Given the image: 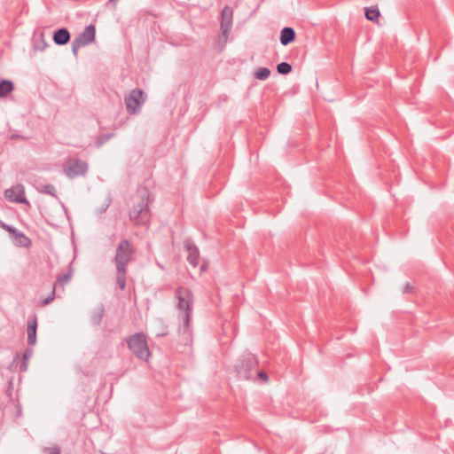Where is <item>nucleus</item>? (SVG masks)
Masks as SVG:
<instances>
[{
    "mask_svg": "<svg viewBox=\"0 0 454 454\" xmlns=\"http://www.w3.org/2000/svg\"><path fill=\"white\" fill-rule=\"evenodd\" d=\"M38 192L41 193L51 195L54 198H57V192L53 184H45L41 185L38 189Z\"/></svg>",
    "mask_w": 454,
    "mask_h": 454,
    "instance_id": "6ab92c4d",
    "label": "nucleus"
},
{
    "mask_svg": "<svg viewBox=\"0 0 454 454\" xmlns=\"http://www.w3.org/2000/svg\"><path fill=\"white\" fill-rule=\"evenodd\" d=\"M153 201V199L151 198L147 189L137 191L129 210V219L134 226L140 227L150 224L152 217L150 205Z\"/></svg>",
    "mask_w": 454,
    "mask_h": 454,
    "instance_id": "f03ea898",
    "label": "nucleus"
},
{
    "mask_svg": "<svg viewBox=\"0 0 454 454\" xmlns=\"http://www.w3.org/2000/svg\"><path fill=\"white\" fill-rule=\"evenodd\" d=\"M135 254L134 244L127 239H121L115 248L114 257L116 266V283L120 290H124L126 287L127 268L129 263L134 260Z\"/></svg>",
    "mask_w": 454,
    "mask_h": 454,
    "instance_id": "f257e3e1",
    "label": "nucleus"
},
{
    "mask_svg": "<svg viewBox=\"0 0 454 454\" xmlns=\"http://www.w3.org/2000/svg\"><path fill=\"white\" fill-rule=\"evenodd\" d=\"M295 31L293 27H286L280 32V43L287 45L295 40Z\"/></svg>",
    "mask_w": 454,
    "mask_h": 454,
    "instance_id": "2eb2a0df",
    "label": "nucleus"
},
{
    "mask_svg": "<svg viewBox=\"0 0 454 454\" xmlns=\"http://www.w3.org/2000/svg\"><path fill=\"white\" fill-rule=\"evenodd\" d=\"M70 33L67 28H59L53 35V41L57 45H65L70 41Z\"/></svg>",
    "mask_w": 454,
    "mask_h": 454,
    "instance_id": "4468645a",
    "label": "nucleus"
},
{
    "mask_svg": "<svg viewBox=\"0 0 454 454\" xmlns=\"http://www.w3.org/2000/svg\"><path fill=\"white\" fill-rule=\"evenodd\" d=\"M146 96L141 89H133L124 98V103L128 114L130 115L139 113L141 106L145 104Z\"/></svg>",
    "mask_w": 454,
    "mask_h": 454,
    "instance_id": "423d86ee",
    "label": "nucleus"
},
{
    "mask_svg": "<svg viewBox=\"0 0 454 454\" xmlns=\"http://www.w3.org/2000/svg\"><path fill=\"white\" fill-rule=\"evenodd\" d=\"M270 75V70L268 67H259L255 73L254 77L258 80H266Z\"/></svg>",
    "mask_w": 454,
    "mask_h": 454,
    "instance_id": "412c9836",
    "label": "nucleus"
},
{
    "mask_svg": "<svg viewBox=\"0 0 454 454\" xmlns=\"http://www.w3.org/2000/svg\"><path fill=\"white\" fill-rule=\"evenodd\" d=\"M129 350L139 360L148 362L151 352L148 347L147 339L144 333H136L126 338Z\"/></svg>",
    "mask_w": 454,
    "mask_h": 454,
    "instance_id": "20e7f679",
    "label": "nucleus"
},
{
    "mask_svg": "<svg viewBox=\"0 0 454 454\" xmlns=\"http://www.w3.org/2000/svg\"><path fill=\"white\" fill-rule=\"evenodd\" d=\"M96 27L94 25L87 26L84 30L72 42L73 54L77 57L81 47L86 46L95 40Z\"/></svg>",
    "mask_w": 454,
    "mask_h": 454,
    "instance_id": "0eeeda50",
    "label": "nucleus"
},
{
    "mask_svg": "<svg viewBox=\"0 0 454 454\" xmlns=\"http://www.w3.org/2000/svg\"><path fill=\"white\" fill-rule=\"evenodd\" d=\"M32 350L27 348L22 354V359L28 361V358L32 356Z\"/></svg>",
    "mask_w": 454,
    "mask_h": 454,
    "instance_id": "bb28decb",
    "label": "nucleus"
},
{
    "mask_svg": "<svg viewBox=\"0 0 454 454\" xmlns=\"http://www.w3.org/2000/svg\"><path fill=\"white\" fill-rule=\"evenodd\" d=\"M112 137H113V134H111V133L98 137L96 139V142H95L96 146L98 148L101 147Z\"/></svg>",
    "mask_w": 454,
    "mask_h": 454,
    "instance_id": "5701e85b",
    "label": "nucleus"
},
{
    "mask_svg": "<svg viewBox=\"0 0 454 454\" xmlns=\"http://www.w3.org/2000/svg\"><path fill=\"white\" fill-rule=\"evenodd\" d=\"M5 197L12 202L27 203L23 185L18 184L5 191Z\"/></svg>",
    "mask_w": 454,
    "mask_h": 454,
    "instance_id": "9b49d317",
    "label": "nucleus"
},
{
    "mask_svg": "<svg viewBox=\"0 0 454 454\" xmlns=\"http://www.w3.org/2000/svg\"><path fill=\"white\" fill-rule=\"evenodd\" d=\"M87 162L80 159H70L64 164L65 174L69 178L84 176L87 173Z\"/></svg>",
    "mask_w": 454,
    "mask_h": 454,
    "instance_id": "6e6552de",
    "label": "nucleus"
},
{
    "mask_svg": "<svg viewBox=\"0 0 454 454\" xmlns=\"http://www.w3.org/2000/svg\"><path fill=\"white\" fill-rule=\"evenodd\" d=\"M55 296V286L52 287L51 294L43 301V305H47L51 302Z\"/></svg>",
    "mask_w": 454,
    "mask_h": 454,
    "instance_id": "393cba45",
    "label": "nucleus"
},
{
    "mask_svg": "<svg viewBox=\"0 0 454 454\" xmlns=\"http://www.w3.org/2000/svg\"><path fill=\"white\" fill-rule=\"evenodd\" d=\"M102 454H106V453H102Z\"/></svg>",
    "mask_w": 454,
    "mask_h": 454,
    "instance_id": "2f4dec72",
    "label": "nucleus"
},
{
    "mask_svg": "<svg viewBox=\"0 0 454 454\" xmlns=\"http://www.w3.org/2000/svg\"><path fill=\"white\" fill-rule=\"evenodd\" d=\"M233 24V10L226 5L222 10L220 30L222 32L223 42L226 43Z\"/></svg>",
    "mask_w": 454,
    "mask_h": 454,
    "instance_id": "9d476101",
    "label": "nucleus"
},
{
    "mask_svg": "<svg viewBox=\"0 0 454 454\" xmlns=\"http://www.w3.org/2000/svg\"><path fill=\"white\" fill-rule=\"evenodd\" d=\"M175 297L177 301L176 308L183 313L184 330L189 331L191 316L193 309L194 295L191 289L184 286H178L175 291Z\"/></svg>",
    "mask_w": 454,
    "mask_h": 454,
    "instance_id": "7ed1b4c3",
    "label": "nucleus"
},
{
    "mask_svg": "<svg viewBox=\"0 0 454 454\" xmlns=\"http://www.w3.org/2000/svg\"><path fill=\"white\" fill-rule=\"evenodd\" d=\"M258 361L252 354L244 355L236 365V372L239 378L249 380L253 376V371L257 367Z\"/></svg>",
    "mask_w": 454,
    "mask_h": 454,
    "instance_id": "39448f33",
    "label": "nucleus"
},
{
    "mask_svg": "<svg viewBox=\"0 0 454 454\" xmlns=\"http://www.w3.org/2000/svg\"><path fill=\"white\" fill-rule=\"evenodd\" d=\"M413 291V286L407 283L404 286H403V293H411Z\"/></svg>",
    "mask_w": 454,
    "mask_h": 454,
    "instance_id": "c85d7f7f",
    "label": "nucleus"
},
{
    "mask_svg": "<svg viewBox=\"0 0 454 454\" xmlns=\"http://www.w3.org/2000/svg\"><path fill=\"white\" fill-rule=\"evenodd\" d=\"M0 228L9 232L15 246L29 248L32 246L31 239L23 232L0 220Z\"/></svg>",
    "mask_w": 454,
    "mask_h": 454,
    "instance_id": "1a4fd4ad",
    "label": "nucleus"
},
{
    "mask_svg": "<svg viewBox=\"0 0 454 454\" xmlns=\"http://www.w3.org/2000/svg\"><path fill=\"white\" fill-rule=\"evenodd\" d=\"M72 276H73V269L71 268V265H70L66 273H61V274L58 275V277H57L58 283L60 286H65L71 280Z\"/></svg>",
    "mask_w": 454,
    "mask_h": 454,
    "instance_id": "a211bd4d",
    "label": "nucleus"
},
{
    "mask_svg": "<svg viewBox=\"0 0 454 454\" xmlns=\"http://www.w3.org/2000/svg\"><path fill=\"white\" fill-rule=\"evenodd\" d=\"M37 317L35 314L28 317L27 323V343L31 346L36 342Z\"/></svg>",
    "mask_w": 454,
    "mask_h": 454,
    "instance_id": "f8f14e48",
    "label": "nucleus"
},
{
    "mask_svg": "<svg viewBox=\"0 0 454 454\" xmlns=\"http://www.w3.org/2000/svg\"><path fill=\"white\" fill-rule=\"evenodd\" d=\"M14 90L13 82L10 80L0 82V98H4Z\"/></svg>",
    "mask_w": 454,
    "mask_h": 454,
    "instance_id": "f3484780",
    "label": "nucleus"
},
{
    "mask_svg": "<svg viewBox=\"0 0 454 454\" xmlns=\"http://www.w3.org/2000/svg\"><path fill=\"white\" fill-rule=\"evenodd\" d=\"M118 0H109V4H113L114 6L116 5Z\"/></svg>",
    "mask_w": 454,
    "mask_h": 454,
    "instance_id": "7c9ffc66",
    "label": "nucleus"
},
{
    "mask_svg": "<svg viewBox=\"0 0 454 454\" xmlns=\"http://www.w3.org/2000/svg\"><path fill=\"white\" fill-rule=\"evenodd\" d=\"M257 377L262 379V380L264 381H267L268 380V375L266 372H262V371H259L257 372Z\"/></svg>",
    "mask_w": 454,
    "mask_h": 454,
    "instance_id": "cd10ccee",
    "label": "nucleus"
},
{
    "mask_svg": "<svg viewBox=\"0 0 454 454\" xmlns=\"http://www.w3.org/2000/svg\"><path fill=\"white\" fill-rule=\"evenodd\" d=\"M105 314V308L101 304L98 307H97L95 309H93L90 316V320L93 325H100L103 317Z\"/></svg>",
    "mask_w": 454,
    "mask_h": 454,
    "instance_id": "dca6fc26",
    "label": "nucleus"
},
{
    "mask_svg": "<svg viewBox=\"0 0 454 454\" xmlns=\"http://www.w3.org/2000/svg\"><path fill=\"white\" fill-rule=\"evenodd\" d=\"M12 391H13V387H12V383L10 382L9 383V386H8V388L6 390V394L7 395L12 398Z\"/></svg>",
    "mask_w": 454,
    "mask_h": 454,
    "instance_id": "c756f323",
    "label": "nucleus"
},
{
    "mask_svg": "<svg viewBox=\"0 0 454 454\" xmlns=\"http://www.w3.org/2000/svg\"><path fill=\"white\" fill-rule=\"evenodd\" d=\"M277 70L280 74H287L292 71V66L287 62H281L277 66Z\"/></svg>",
    "mask_w": 454,
    "mask_h": 454,
    "instance_id": "4be33fe9",
    "label": "nucleus"
},
{
    "mask_svg": "<svg viewBox=\"0 0 454 454\" xmlns=\"http://www.w3.org/2000/svg\"><path fill=\"white\" fill-rule=\"evenodd\" d=\"M185 248L188 252L187 260L191 265L197 267L200 262V251L198 247L191 241L185 243Z\"/></svg>",
    "mask_w": 454,
    "mask_h": 454,
    "instance_id": "ddd939ff",
    "label": "nucleus"
},
{
    "mask_svg": "<svg viewBox=\"0 0 454 454\" xmlns=\"http://www.w3.org/2000/svg\"><path fill=\"white\" fill-rule=\"evenodd\" d=\"M28 361L22 359L20 363L19 369L20 372H26L27 370Z\"/></svg>",
    "mask_w": 454,
    "mask_h": 454,
    "instance_id": "a878e982",
    "label": "nucleus"
},
{
    "mask_svg": "<svg viewBox=\"0 0 454 454\" xmlns=\"http://www.w3.org/2000/svg\"><path fill=\"white\" fill-rule=\"evenodd\" d=\"M43 454H60V449L59 446L46 447L43 450Z\"/></svg>",
    "mask_w": 454,
    "mask_h": 454,
    "instance_id": "b1692460",
    "label": "nucleus"
},
{
    "mask_svg": "<svg viewBox=\"0 0 454 454\" xmlns=\"http://www.w3.org/2000/svg\"><path fill=\"white\" fill-rule=\"evenodd\" d=\"M380 12L377 7H371L365 9V18L371 21H377Z\"/></svg>",
    "mask_w": 454,
    "mask_h": 454,
    "instance_id": "aec40b11",
    "label": "nucleus"
}]
</instances>
